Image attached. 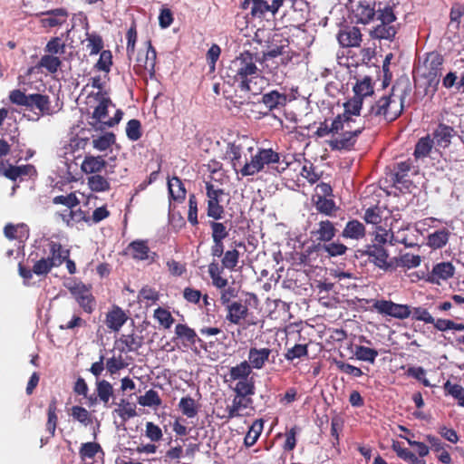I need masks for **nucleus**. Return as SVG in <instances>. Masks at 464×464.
<instances>
[{
  "instance_id": "49",
  "label": "nucleus",
  "mask_w": 464,
  "mask_h": 464,
  "mask_svg": "<svg viewBox=\"0 0 464 464\" xmlns=\"http://www.w3.org/2000/svg\"><path fill=\"white\" fill-rule=\"evenodd\" d=\"M434 142L430 136L421 138L415 146L414 155L416 158H422L429 155Z\"/></svg>"
},
{
  "instance_id": "18",
  "label": "nucleus",
  "mask_w": 464,
  "mask_h": 464,
  "mask_svg": "<svg viewBox=\"0 0 464 464\" xmlns=\"http://www.w3.org/2000/svg\"><path fill=\"white\" fill-rule=\"evenodd\" d=\"M358 136L341 132L335 138L329 140L328 145L333 150H350L354 146Z\"/></svg>"
},
{
  "instance_id": "6",
  "label": "nucleus",
  "mask_w": 464,
  "mask_h": 464,
  "mask_svg": "<svg viewBox=\"0 0 464 464\" xmlns=\"http://www.w3.org/2000/svg\"><path fill=\"white\" fill-rule=\"evenodd\" d=\"M358 252L362 256H367L370 262L382 270L388 271L395 268L394 260L389 258L387 250L381 245H368L365 249H360Z\"/></svg>"
},
{
  "instance_id": "13",
  "label": "nucleus",
  "mask_w": 464,
  "mask_h": 464,
  "mask_svg": "<svg viewBox=\"0 0 464 464\" xmlns=\"http://www.w3.org/2000/svg\"><path fill=\"white\" fill-rule=\"evenodd\" d=\"M136 66L138 71L145 70L150 73L154 72L156 63V51L149 43V46L146 51H140L136 58Z\"/></svg>"
},
{
  "instance_id": "52",
  "label": "nucleus",
  "mask_w": 464,
  "mask_h": 464,
  "mask_svg": "<svg viewBox=\"0 0 464 464\" xmlns=\"http://www.w3.org/2000/svg\"><path fill=\"white\" fill-rule=\"evenodd\" d=\"M362 106V100L361 98L354 97L344 103V111L343 115L353 118V116H359Z\"/></svg>"
},
{
  "instance_id": "22",
  "label": "nucleus",
  "mask_w": 464,
  "mask_h": 464,
  "mask_svg": "<svg viewBox=\"0 0 464 464\" xmlns=\"http://www.w3.org/2000/svg\"><path fill=\"white\" fill-rule=\"evenodd\" d=\"M317 226L318 227L312 232L317 240L328 242L334 237L336 229L331 221L328 219L320 220Z\"/></svg>"
},
{
  "instance_id": "24",
  "label": "nucleus",
  "mask_w": 464,
  "mask_h": 464,
  "mask_svg": "<svg viewBox=\"0 0 464 464\" xmlns=\"http://www.w3.org/2000/svg\"><path fill=\"white\" fill-rule=\"evenodd\" d=\"M262 102L269 111H272L284 107L287 102V97L285 93L271 91L263 95Z\"/></svg>"
},
{
  "instance_id": "32",
  "label": "nucleus",
  "mask_w": 464,
  "mask_h": 464,
  "mask_svg": "<svg viewBox=\"0 0 464 464\" xmlns=\"http://www.w3.org/2000/svg\"><path fill=\"white\" fill-rule=\"evenodd\" d=\"M96 392L100 401L105 407H109L110 399L113 396V387L106 380H96Z\"/></svg>"
},
{
  "instance_id": "36",
  "label": "nucleus",
  "mask_w": 464,
  "mask_h": 464,
  "mask_svg": "<svg viewBox=\"0 0 464 464\" xmlns=\"http://www.w3.org/2000/svg\"><path fill=\"white\" fill-rule=\"evenodd\" d=\"M355 97L361 98L370 96L373 93V86L372 84V79L368 76L363 77L361 81H357L353 87Z\"/></svg>"
},
{
  "instance_id": "33",
  "label": "nucleus",
  "mask_w": 464,
  "mask_h": 464,
  "mask_svg": "<svg viewBox=\"0 0 464 464\" xmlns=\"http://www.w3.org/2000/svg\"><path fill=\"white\" fill-rule=\"evenodd\" d=\"M117 406L113 411V414L121 417L123 422L137 415L135 406L124 399L121 400Z\"/></svg>"
},
{
  "instance_id": "43",
  "label": "nucleus",
  "mask_w": 464,
  "mask_h": 464,
  "mask_svg": "<svg viewBox=\"0 0 464 464\" xmlns=\"http://www.w3.org/2000/svg\"><path fill=\"white\" fill-rule=\"evenodd\" d=\"M179 408L188 418H194L198 414V407L193 398L187 396L180 399Z\"/></svg>"
},
{
  "instance_id": "44",
  "label": "nucleus",
  "mask_w": 464,
  "mask_h": 464,
  "mask_svg": "<svg viewBox=\"0 0 464 464\" xmlns=\"http://www.w3.org/2000/svg\"><path fill=\"white\" fill-rule=\"evenodd\" d=\"M315 208L318 212L326 216H333L337 209L333 199L326 198L323 196L317 197V200L315 201Z\"/></svg>"
},
{
  "instance_id": "42",
  "label": "nucleus",
  "mask_w": 464,
  "mask_h": 464,
  "mask_svg": "<svg viewBox=\"0 0 464 464\" xmlns=\"http://www.w3.org/2000/svg\"><path fill=\"white\" fill-rule=\"evenodd\" d=\"M236 395L246 397L255 393V385L252 378L239 380L234 388Z\"/></svg>"
},
{
  "instance_id": "29",
  "label": "nucleus",
  "mask_w": 464,
  "mask_h": 464,
  "mask_svg": "<svg viewBox=\"0 0 464 464\" xmlns=\"http://www.w3.org/2000/svg\"><path fill=\"white\" fill-rule=\"evenodd\" d=\"M28 107L38 109L43 115L53 113L50 99L46 95L39 93L30 94Z\"/></svg>"
},
{
  "instance_id": "46",
  "label": "nucleus",
  "mask_w": 464,
  "mask_h": 464,
  "mask_svg": "<svg viewBox=\"0 0 464 464\" xmlns=\"http://www.w3.org/2000/svg\"><path fill=\"white\" fill-rule=\"evenodd\" d=\"M91 190L95 192H104L110 189L109 181L101 175H92L87 179Z\"/></svg>"
},
{
  "instance_id": "16",
  "label": "nucleus",
  "mask_w": 464,
  "mask_h": 464,
  "mask_svg": "<svg viewBox=\"0 0 464 464\" xmlns=\"http://www.w3.org/2000/svg\"><path fill=\"white\" fill-rule=\"evenodd\" d=\"M226 307L227 310L226 319L234 324H239L248 314L247 306L239 301H234Z\"/></svg>"
},
{
  "instance_id": "17",
  "label": "nucleus",
  "mask_w": 464,
  "mask_h": 464,
  "mask_svg": "<svg viewBox=\"0 0 464 464\" xmlns=\"http://www.w3.org/2000/svg\"><path fill=\"white\" fill-rule=\"evenodd\" d=\"M47 246L49 249L47 258L53 267L61 266L69 257V250L63 249L60 243L50 241L48 242Z\"/></svg>"
},
{
  "instance_id": "61",
  "label": "nucleus",
  "mask_w": 464,
  "mask_h": 464,
  "mask_svg": "<svg viewBox=\"0 0 464 464\" xmlns=\"http://www.w3.org/2000/svg\"><path fill=\"white\" fill-rule=\"evenodd\" d=\"M209 225L212 229L213 240L223 241L228 236V230L223 223L211 221Z\"/></svg>"
},
{
  "instance_id": "20",
  "label": "nucleus",
  "mask_w": 464,
  "mask_h": 464,
  "mask_svg": "<svg viewBox=\"0 0 464 464\" xmlns=\"http://www.w3.org/2000/svg\"><path fill=\"white\" fill-rule=\"evenodd\" d=\"M270 354L271 350L269 348L257 349L252 347L248 353V364L254 369H262L268 361Z\"/></svg>"
},
{
  "instance_id": "21",
  "label": "nucleus",
  "mask_w": 464,
  "mask_h": 464,
  "mask_svg": "<svg viewBox=\"0 0 464 464\" xmlns=\"http://www.w3.org/2000/svg\"><path fill=\"white\" fill-rule=\"evenodd\" d=\"M127 321V315L123 310L115 306L106 314V326L111 331L118 332Z\"/></svg>"
},
{
  "instance_id": "19",
  "label": "nucleus",
  "mask_w": 464,
  "mask_h": 464,
  "mask_svg": "<svg viewBox=\"0 0 464 464\" xmlns=\"http://www.w3.org/2000/svg\"><path fill=\"white\" fill-rule=\"evenodd\" d=\"M280 54L278 49L270 51L266 58V67L269 72H266V73H271V81L276 84H281L285 79V73L277 68V64L276 62L272 61V59L277 57Z\"/></svg>"
},
{
  "instance_id": "60",
  "label": "nucleus",
  "mask_w": 464,
  "mask_h": 464,
  "mask_svg": "<svg viewBox=\"0 0 464 464\" xmlns=\"http://www.w3.org/2000/svg\"><path fill=\"white\" fill-rule=\"evenodd\" d=\"M239 252L237 249L228 250L224 254L222 259L223 267L234 270L238 263Z\"/></svg>"
},
{
  "instance_id": "50",
  "label": "nucleus",
  "mask_w": 464,
  "mask_h": 464,
  "mask_svg": "<svg viewBox=\"0 0 464 464\" xmlns=\"http://www.w3.org/2000/svg\"><path fill=\"white\" fill-rule=\"evenodd\" d=\"M263 430V423L261 420H256L246 433L244 443L246 447L253 446L258 440Z\"/></svg>"
},
{
  "instance_id": "47",
  "label": "nucleus",
  "mask_w": 464,
  "mask_h": 464,
  "mask_svg": "<svg viewBox=\"0 0 464 464\" xmlns=\"http://www.w3.org/2000/svg\"><path fill=\"white\" fill-rule=\"evenodd\" d=\"M138 403L144 407H159L161 404V400L159 393L150 389L138 398Z\"/></svg>"
},
{
  "instance_id": "38",
  "label": "nucleus",
  "mask_w": 464,
  "mask_h": 464,
  "mask_svg": "<svg viewBox=\"0 0 464 464\" xmlns=\"http://www.w3.org/2000/svg\"><path fill=\"white\" fill-rule=\"evenodd\" d=\"M12 144L9 145L5 140L0 139V157L5 156L11 151L14 158H16L17 160H20L23 159V156L21 155L23 148L19 141L14 140V137L12 138Z\"/></svg>"
},
{
  "instance_id": "9",
  "label": "nucleus",
  "mask_w": 464,
  "mask_h": 464,
  "mask_svg": "<svg viewBox=\"0 0 464 464\" xmlns=\"http://www.w3.org/2000/svg\"><path fill=\"white\" fill-rule=\"evenodd\" d=\"M208 200V216L216 220L221 219L224 214V208L220 205L221 197L225 194L221 188H215L209 182L206 183Z\"/></svg>"
},
{
  "instance_id": "51",
  "label": "nucleus",
  "mask_w": 464,
  "mask_h": 464,
  "mask_svg": "<svg viewBox=\"0 0 464 464\" xmlns=\"http://www.w3.org/2000/svg\"><path fill=\"white\" fill-rule=\"evenodd\" d=\"M420 256L418 255H412L410 253L402 255L399 259H395V267L403 266L407 268H414L420 266Z\"/></svg>"
},
{
  "instance_id": "37",
  "label": "nucleus",
  "mask_w": 464,
  "mask_h": 464,
  "mask_svg": "<svg viewBox=\"0 0 464 464\" xmlns=\"http://www.w3.org/2000/svg\"><path fill=\"white\" fill-rule=\"evenodd\" d=\"M227 158H228L231 161V165L233 169L237 172L238 167H243V162L241 160L242 157V148L240 145H237L235 143H229L227 150Z\"/></svg>"
},
{
  "instance_id": "3",
  "label": "nucleus",
  "mask_w": 464,
  "mask_h": 464,
  "mask_svg": "<svg viewBox=\"0 0 464 464\" xmlns=\"http://www.w3.org/2000/svg\"><path fill=\"white\" fill-rule=\"evenodd\" d=\"M381 5V4H379ZM377 21L380 22L372 31L371 36L375 39H384L392 41L397 34V28L393 23L396 16L390 6L377 8Z\"/></svg>"
},
{
  "instance_id": "45",
  "label": "nucleus",
  "mask_w": 464,
  "mask_h": 464,
  "mask_svg": "<svg viewBox=\"0 0 464 464\" xmlns=\"http://www.w3.org/2000/svg\"><path fill=\"white\" fill-rule=\"evenodd\" d=\"M66 45L60 37L52 38L45 45L44 51L47 54L62 56L65 53Z\"/></svg>"
},
{
  "instance_id": "25",
  "label": "nucleus",
  "mask_w": 464,
  "mask_h": 464,
  "mask_svg": "<svg viewBox=\"0 0 464 464\" xmlns=\"http://www.w3.org/2000/svg\"><path fill=\"white\" fill-rule=\"evenodd\" d=\"M106 166V161L102 156H86L82 162V170L86 174H95L102 171Z\"/></svg>"
},
{
  "instance_id": "1",
  "label": "nucleus",
  "mask_w": 464,
  "mask_h": 464,
  "mask_svg": "<svg viewBox=\"0 0 464 464\" xmlns=\"http://www.w3.org/2000/svg\"><path fill=\"white\" fill-rule=\"evenodd\" d=\"M256 62V59L251 53L244 52L232 60L226 68L227 76L237 82L242 92L256 93L251 85L258 72Z\"/></svg>"
},
{
  "instance_id": "39",
  "label": "nucleus",
  "mask_w": 464,
  "mask_h": 464,
  "mask_svg": "<svg viewBox=\"0 0 464 464\" xmlns=\"http://www.w3.org/2000/svg\"><path fill=\"white\" fill-rule=\"evenodd\" d=\"M120 342L125 345V348L121 350V352H133L142 346L143 339L135 334H122Z\"/></svg>"
},
{
  "instance_id": "27",
  "label": "nucleus",
  "mask_w": 464,
  "mask_h": 464,
  "mask_svg": "<svg viewBox=\"0 0 464 464\" xmlns=\"http://www.w3.org/2000/svg\"><path fill=\"white\" fill-rule=\"evenodd\" d=\"M252 403V400L246 397L236 395L232 403L227 407V418L233 419L241 416V411Z\"/></svg>"
},
{
  "instance_id": "53",
  "label": "nucleus",
  "mask_w": 464,
  "mask_h": 464,
  "mask_svg": "<svg viewBox=\"0 0 464 464\" xmlns=\"http://www.w3.org/2000/svg\"><path fill=\"white\" fill-rule=\"evenodd\" d=\"M115 142V135L113 133H106L101 137L92 140V145L98 150L103 151Z\"/></svg>"
},
{
  "instance_id": "35",
  "label": "nucleus",
  "mask_w": 464,
  "mask_h": 464,
  "mask_svg": "<svg viewBox=\"0 0 464 464\" xmlns=\"http://www.w3.org/2000/svg\"><path fill=\"white\" fill-rule=\"evenodd\" d=\"M392 450L397 453L398 457L410 462L411 464H425L423 459L418 458L413 452L408 449L402 448L399 442L392 444Z\"/></svg>"
},
{
  "instance_id": "10",
  "label": "nucleus",
  "mask_w": 464,
  "mask_h": 464,
  "mask_svg": "<svg viewBox=\"0 0 464 464\" xmlns=\"http://www.w3.org/2000/svg\"><path fill=\"white\" fill-rule=\"evenodd\" d=\"M376 4L368 0H360L353 7V12L357 18V23L368 24L377 18Z\"/></svg>"
},
{
  "instance_id": "7",
  "label": "nucleus",
  "mask_w": 464,
  "mask_h": 464,
  "mask_svg": "<svg viewBox=\"0 0 464 464\" xmlns=\"http://www.w3.org/2000/svg\"><path fill=\"white\" fill-rule=\"evenodd\" d=\"M78 304L87 314H92L96 307V301L91 290L82 283H74L68 286Z\"/></svg>"
},
{
  "instance_id": "2",
  "label": "nucleus",
  "mask_w": 464,
  "mask_h": 464,
  "mask_svg": "<svg viewBox=\"0 0 464 464\" xmlns=\"http://www.w3.org/2000/svg\"><path fill=\"white\" fill-rule=\"evenodd\" d=\"M408 94L406 88L393 86L389 95L382 96L371 106L370 114L382 117L386 121H395L402 112L404 99Z\"/></svg>"
},
{
  "instance_id": "26",
  "label": "nucleus",
  "mask_w": 464,
  "mask_h": 464,
  "mask_svg": "<svg viewBox=\"0 0 464 464\" xmlns=\"http://www.w3.org/2000/svg\"><path fill=\"white\" fill-rule=\"evenodd\" d=\"M129 250L131 256L137 260H149L153 259L154 253L150 252L147 243L142 240L133 241L129 245Z\"/></svg>"
},
{
  "instance_id": "54",
  "label": "nucleus",
  "mask_w": 464,
  "mask_h": 464,
  "mask_svg": "<svg viewBox=\"0 0 464 464\" xmlns=\"http://www.w3.org/2000/svg\"><path fill=\"white\" fill-rule=\"evenodd\" d=\"M102 450L100 444L96 442L82 443L79 454L82 459L93 458L99 451Z\"/></svg>"
},
{
  "instance_id": "62",
  "label": "nucleus",
  "mask_w": 464,
  "mask_h": 464,
  "mask_svg": "<svg viewBox=\"0 0 464 464\" xmlns=\"http://www.w3.org/2000/svg\"><path fill=\"white\" fill-rule=\"evenodd\" d=\"M307 345L295 344L294 347L287 350L285 357L287 361H294L307 355Z\"/></svg>"
},
{
  "instance_id": "64",
  "label": "nucleus",
  "mask_w": 464,
  "mask_h": 464,
  "mask_svg": "<svg viewBox=\"0 0 464 464\" xmlns=\"http://www.w3.org/2000/svg\"><path fill=\"white\" fill-rule=\"evenodd\" d=\"M411 315H412V319L417 320V321H422L425 324H430V323L434 322V318L428 312V310L423 307H420V306L414 307L411 310Z\"/></svg>"
},
{
  "instance_id": "34",
  "label": "nucleus",
  "mask_w": 464,
  "mask_h": 464,
  "mask_svg": "<svg viewBox=\"0 0 464 464\" xmlns=\"http://www.w3.org/2000/svg\"><path fill=\"white\" fill-rule=\"evenodd\" d=\"M62 64L60 56L44 54L41 57L38 67L44 68L50 73H55Z\"/></svg>"
},
{
  "instance_id": "56",
  "label": "nucleus",
  "mask_w": 464,
  "mask_h": 464,
  "mask_svg": "<svg viewBox=\"0 0 464 464\" xmlns=\"http://www.w3.org/2000/svg\"><path fill=\"white\" fill-rule=\"evenodd\" d=\"M154 318L166 329H169L174 321L171 314L161 307H159L154 311Z\"/></svg>"
},
{
  "instance_id": "28",
  "label": "nucleus",
  "mask_w": 464,
  "mask_h": 464,
  "mask_svg": "<svg viewBox=\"0 0 464 464\" xmlns=\"http://www.w3.org/2000/svg\"><path fill=\"white\" fill-rule=\"evenodd\" d=\"M168 190L171 199L179 202L185 199L186 188L179 178L168 179Z\"/></svg>"
},
{
  "instance_id": "11",
  "label": "nucleus",
  "mask_w": 464,
  "mask_h": 464,
  "mask_svg": "<svg viewBox=\"0 0 464 464\" xmlns=\"http://www.w3.org/2000/svg\"><path fill=\"white\" fill-rule=\"evenodd\" d=\"M42 16L40 22L44 27H55L63 24L69 14L64 8H56L42 13Z\"/></svg>"
},
{
  "instance_id": "63",
  "label": "nucleus",
  "mask_w": 464,
  "mask_h": 464,
  "mask_svg": "<svg viewBox=\"0 0 464 464\" xmlns=\"http://www.w3.org/2000/svg\"><path fill=\"white\" fill-rule=\"evenodd\" d=\"M112 55L111 51L104 50L101 53L100 58L95 65V67L103 72H110L111 65L112 63Z\"/></svg>"
},
{
  "instance_id": "8",
  "label": "nucleus",
  "mask_w": 464,
  "mask_h": 464,
  "mask_svg": "<svg viewBox=\"0 0 464 464\" xmlns=\"http://www.w3.org/2000/svg\"><path fill=\"white\" fill-rule=\"evenodd\" d=\"M372 306L379 314L400 320L409 318L411 314V309L409 305L395 304L390 300H377Z\"/></svg>"
},
{
  "instance_id": "23",
  "label": "nucleus",
  "mask_w": 464,
  "mask_h": 464,
  "mask_svg": "<svg viewBox=\"0 0 464 464\" xmlns=\"http://www.w3.org/2000/svg\"><path fill=\"white\" fill-rule=\"evenodd\" d=\"M364 236L365 227L362 222L356 219L348 221L342 232V237L343 238H350L353 240H360L363 238Z\"/></svg>"
},
{
  "instance_id": "31",
  "label": "nucleus",
  "mask_w": 464,
  "mask_h": 464,
  "mask_svg": "<svg viewBox=\"0 0 464 464\" xmlns=\"http://www.w3.org/2000/svg\"><path fill=\"white\" fill-rule=\"evenodd\" d=\"M5 236L9 239H18L19 241H23L26 239L29 236V229L24 224H18L14 226L12 224H7L4 229Z\"/></svg>"
},
{
  "instance_id": "4",
  "label": "nucleus",
  "mask_w": 464,
  "mask_h": 464,
  "mask_svg": "<svg viewBox=\"0 0 464 464\" xmlns=\"http://www.w3.org/2000/svg\"><path fill=\"white\" fill-rule=\"evenodd\" d=\"M279 160V154L272 149H261L252 156L250 162L244 163L239 171L243 176H253L261 171L266 165L277 163Z\"/></svg>"
},
{
  "instance_id": "41",
  "label": "nucleus",
  "mask_w": 464,
  "mask_h": 464,
  "mask_svg": "<svg viewBox=\"0 0 464 464\" xmlns=\"http://www.w3.org/2000/svg\"><path fill=\"white\" fill-rule=\"evenodd\" d=\"M378 351L362 345H357L354 349L356 359L373 363L378 356Z\"/></svg>"
},
{
  "instance_id": "59",
  "label": "nucleus",
  "mask_w": 464,
  "mask_h": 464,
  "mask_svg": "<svg viewBox=\"0 0 464 464\" xmlns=\"http://www.w3.org/2000/svg\"><path fill=\"white\" fill-rule=\"evenodd\" d=\"M126 38H127V47H126L127 55L130 59L131 56L135 53V44L137 41V31H136V25L134 23L131 24V26L127 31Z\"/></svg>"
},
{
  "instance_id": "12",
  "label": "nucleus",
  "mask_w": 464,
  "mask_h": 464,
  "mask_svg": "<svg viewBox=\"0 0 464 464\" xmlns=\"http://www.w3.org/2000/svg\"><path fill=\"white\" fill-rule=\"evenodd\" d=\"M337 39L343 47H357L362 42V34L355 26L345 27L340 30Z\"/></svg>"
},
{
  "instance_id": "15",
  "label": "nucleus",
  "mask_w": 464,
  "mask_h": 464,
  "mask_svg": "<svg viewBox=\"0 0 464 464\" xmlns=\"http://www.w3.org/2000/svg\"><path fill=\"white\" fill-rule=\"evenodd\" d=\"M455 273V267L450 262H441L436 264L429 276L428 281L433 284H439L440 280H448Z\"/></svg>"
},
{
  "instance_id": "14",
  "label": "nucleus",
  "mask_w": 464,
  "mask_h": 464,
  "mask_svg": "<svg viewBox=\"0 0 464 464\" xmlns=\"http://www.w3.org/2000/svg\"><path fill=\"white\" fill-rule=\"evenodd\" d=\"M454 129L444 123L439 124L432 133L434 144L440 148H447L451 143V139L455 136Z\"/></svg>"
},
{
  "instance_id": "30",
  "label": "nucleus",
  "mask_w": 464,
  "mask_h": 464,
  "mask_svg": "<svg viewBox=\"0 0 464 464\" xmlns=\"http://www.w3.org/2000/svg\"><path fill=\"white\" fill-rule=\"evenodd\" d=\"M450 235V232L446 228L436 230L428 236L427 245L433 249L441 248L448 243Z\"/></svg>"
},
{
  "instance_id": "57",
  "label": "nucleus",
  "mask_w": 464,
  "mask_h": 464,
  "mask_svg": "<svg viewBox=\"0 0 464 464\" xmlns=\"http://www.w3.org/2000/svg\"><path fill=\"white\" fill-rule=\"evenodd\" d=\"M86 47L91 55L99 53L103 47L102 37L98 34H88Z\"/></svg>"
},
{
  "instance_id": "40",
  "label": "nucleus",
  "mask_w": 464,
  "mask_h": 464,
  "mask_svg": "<svg viewBox=\"0 0 464 464\" xmlns=\"http://www.w3.org/2000/svg\"><path fill=\"white\" fill-rule=\"evenodd\" d=\"M251 367L246 361L232 367L229 371L230 379L233 381L244 380L249 378Z\"/></svg>"
},
{
  "instance_id": "5",
  "label": "nucleus",
  "mask_w": 464,
  "mask_h": 464,
  "mask_svg": "<svg viewBox=\"0 0 464 464\" xmlns=\"http://www.w3.org/2000/svg\"><path fill=\"white\" fill-rule=\"evenodd\" d=\"M109 107H114L111 101L108 97L101 96L98 105L92 112V119L95 121L94 125L102 127H113L118 124L122 119L123 112L121 110H116L112 118L107 119Z\"/></svg>"
},
{
  "instance_id": "48",
  "label": "nucleus",
  "mask_w": 464,
  "mask_h": 464,
  "mask_svg": "<svg viewBox=\"0 0 464 464\" xmlns=\"http://www.w3.org/2000/svg\"><path fill=\"white\" fill-rule=\"evenodd\" d=\"M175 334L178 338L187 341L190 344H194L197 341L196 332L187 324H177L175 327Z\"/></svg>"
},
{
  "instance_id": "55",
  "label": "nucleus",
  "mask_w": 464,
  "mask_h": 464,
  "mask_svg": "<svg viewBox=\"0 0 464 464\" xmlns=\"http://www.w3.org/2000/svg\"><path fill=\"white\" fill-rule=\"evenodd\" d=\"M141 126L138 120H130L126 126V135L132 141L138 140L141 137Z\"/></svg>"
},
{
  "instance_id": "58",
  "label": "nucleus",
  "mask_w": 464,
  "mask_h": 464,
  "mask_svg": "<svg viewBox=\"0 0 464 464\" xmlns=\"http://www.w3.org/2000/svg\"><path fill=\"white\" fill-rule=\"evenodd\" d=\"M53 267L49 259L43 256L34 264L33 272L36 276H46Z\"/></svg>"
}]
</instances>
